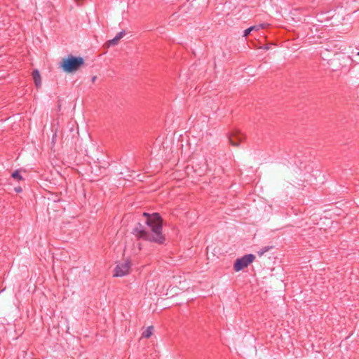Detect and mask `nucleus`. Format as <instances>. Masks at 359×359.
<instances>
[{
  "instance_id": "f257e3e1",
  "label": "nucleus",
  "mask_w": 359,
  "mask_h": 359,
  "mask_svg": "<svg viewBox=\"0 0 359 359\" xmlns=\"http://www.w3.org/2000/svg\"><path fill=\"white\" fill-rule=\"evenodd\" d=\"M146 224L149 227L151 231H147L145 227L138 223L133 229V233L137 239H142L149 242H154L158 244H163L165 237L162 234L163 219L159 213L149 214L144 212Z\"/></svg>"
},
{
  "instance_id": "f03ea898",
  "label": "nucleus",
  "mask_w": 359,
  "mask_h": 359,
  "mask_svg": "<svg viewBox=\"0 0 359 359\" xmlns=\"http://www.w3.org/2000/svg\"><path fill=\"white\" fill-rule=\"evenodd\" d=\"M84 65V60L81 57H76L72 55H68L67 58L62 60L61 67L62 69L67 73H72L77 71Z\"/></svg>"
},
{
  "instance_id": "7ed1b4c3",
  "label": "nucleus",
  "mask_w": 359,
  "mask_h": 359,
  "mask_svg": "<svg viewBox=\"0 0 359 359\" xmlns=\"http://www.w3.org/2000/svg\"><path fill=\"white\" fill-rule=\"evenodd\" d=\"M255 259V256L252 254L245 255L241 258L237 259L233 264V269L236 271H239L247 267Z\"/></svg>"
},
{
  "instance_id": "20e7f679",
  "label": "nucleus",
  "mask_w": 359,
  "mask_h": 359,
  "mask_svg": "<svg viewBox=\"0 0 359 359\" xmlns=\"http://www.w3.org/2000/svg\"><path fill=\"white\" fill-rule=\"evenodd\" d=\"M131 267V263L129 260H126L118 263L114 269V276L122 277L127 275Z\"/></svg>"
},
{
  "instance_id": "39448f33",
  "label": "nucleus",
  "mask_w": 359,
  "mask_h": 359,
  "mask_svg": "<svg viewBox=\"0 0 359 359\" xmlns=\"http://www.w3.org/2000/svg\"><path fill=\"white\" fill-rule=\"evenodd\" d=\"M245 139V135L238 130H233L229 136V140L232 146L238 147L240 143Z\"/></svg>"
},
{
  "instance_id": "423d86ee",
  "label": "nucleus",
  "mask_w": 359,
  "mask_h": 359,
  "mask_svg": "<svg viewBox=\"0 0 359 359\" xmlns=\"http://www.w3.org/2000/svg\"><path fill=\"white\" fill-rule=\"evenodd\" d=\"M125 34H126L125 31L120 32L119 33H118L116 34V36L114 39L109 40L105 43V46L107 48H109L110 46H114L117 45L119 41L125 36Z\"/></svg>"
},
{
  "instance_id": "0eeeda50",
  "label": "nucleus",
  "mask_w": 359,
  "mask_h": 359,
  "mask_svg": "<svg viewBox=\"0 0 359 359\" xmlns=\"http://www.w3.org/2000/svg\"><path fill=\"white\" fill-rule=\"evenodd\" d=\"M32 77L36 86L37 88L40 87L41 85V79L39 72L37 69H34L32 72Z\"/></svg>"
},
{
  "instance_id": "6e6552de",
  "label": "nucleus",
  "mask_w": 359,
  "mask_h": 359,
  "mask_svg": "<svg viewBox=\"0 0 359 359\" xmlns=\"http://www.w3.org/2000/svg\"><path fill=\"white\" fill-rule=\"evenodd\" d=\"M262 25H257V26H252L248 29H246L245 31H244V34H243V36L246 37L248 36L250 32H252V31L254 30H259L260 27H262Z\"/></svg>"
},
{
  "instance_id": "1a4fd4ad",
  "label": "nucleus",
  "mask_w": 359,
  "mask_h": 359,
  "mask_svg": "<svg viewBox=\"0 0 359 359\" xmlns=\"http://www.w3.org/2000/svg\"><path fill=\"white\" fill-rule=\"evenodd\" d=\"M153 326L148 327L145 331L142 333V337L149 338L152 334Z\"/></svg>"
},
{
  "instance_id": "9d476101",
  "label": "nucleus",
  "mask_w": 359,
  "mask_h": 359,
  "mask_svg": "<svg viewBox=\"0 0 359 359\" xmlns=\"http://www.w3.org/2000/svg\"><path fill=\"white\" fill-rule=\"evenodd\" d=\"M273 247L272 246H266L260 249L257 254L259 257L262 256L265 252H268L269 250H271Z\"/></svg>"
},
{
  "instance_id": "9b49d317",
  "label": "nucleus",
  "mask_w": 359,
  "mask_h": 359,
  "mask_svg": "<svg viewBox=\"0 0 359 359\" xmlns=\"http://www.w3.org/2000/svg\"><path fill=\"white\" fill-rule=\"evenodd\" d=\"M11 176L13 179L17 180L18 181L22 180V177L20 175L19 170L14 171L12 173Z\"/></svg>"
},
{
  "instance_id": "f8f14e48",
  "label": "nucleus",
  "mask_w": 359,
  "mask_h": 359,
  "mask_svg": "<svg viewBox=\"0 0 359 359\" xmlns=\"http://www.w3.org/2000/svg\"><path fill=\"white\" fill-rule=\"evenodd\" d=\"M21 190H22V189H21L20 187H19V188H18V189H17V188L15 189V191H16L17 192H20V191H21Z\"/></svg>"
},
{
  "instance_id": "ddd939ff",
  "label": "nucleus",
  "mask_w": 359,
  "mask_h": 359,
  "mask_svg": "<svg viewBox=\"0 0 359 359\" xmlns=\"http://www.w3.org/2000/svg\"><path fill=\"white\" fill-rule=\"evenodd\" d=\"M95 79H96V77H95H95H93V81H95Z\"/></svg>"
},
{
  "instance_id": "4468645a",
  "label": "nucleus",
  "mask_w": 359,
  "mask_h": 359,
  "mask_svg": "<svg viewBox=\"0 0 359 359\" xmlns=\"http://www.w3.org/2000/svg\"><path fill=\"white\" fill-rule=\"evenodd\" d=\"M357 55H359V52L358 53V54H357Z\"/></svg>"
}]
</instances>
